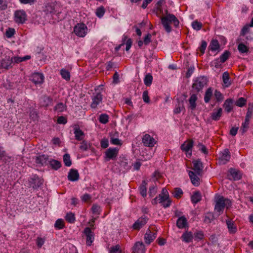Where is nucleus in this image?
Instances as JSON below:
<instances>
[{"mask_svg": "<svg viewBox=\"0 0 253 253\" xmlns=\"http://www.w3.org/2000/svg\"><path fill=\"white\" fill-rule=\"evenodd\" d=\"M75 136L77 140H82L84 137V133L80 128H76L74 131Z\"/></svg>", "mask_w": 253, "mask_h": 253, "instance_id": "32", "label": "nucleus"}, {"mask_svg": "<svg viewBox=\"0 0 253 253\" xmlns=\"http://www.w3.org/2000/svg\"><path fill=\"white\" fill-rule=\"evenodd\" d=\"M92 102L90 107L92 109H96L102 101V95L100 92H95L91 96Z\"/></svg>", "mask_w": 253, "mask_h": 253, "instance_id": "6", "label": "nucleus"}, {"mask_svg": "<svg viewBox=\"0 0 253 253\" xmlns=\"http://www.w3.org/2000/svg\"><path fill=\"white\" fill-rule=\"evenodd\" d=\"M44 76L40 73H34L30 77V80L35 84H41L44 81Z\"/></svg>", "mask_w": 253, "mask_h": 253, "instance_id": "8", "label": "nucleus"}, {"mask_svg": "<svg viewBox=\"0 0 253 253\" xmlns=\"http://www.w3.org/2000/svg\"><path fill=\"white\" fill-rule=\"evenodd\" d=\"M108 116L105 114H101L99 118V121L103 124H106L108 122Z\"/></svg>", "mask_w": 253, "mask_h": 253, "instance_id": "45", "label": "nucleus"}, {"mask_svg": "<svg viewBox=\"0 0 253 253\" xmlns=\"http://www.w3.org/2000/svg\"><path fill=\"white\" fill-rule=\"evenodd\" d=\"M214 96L217 101L219 102L222 101L224 99V97L222 93L217 90L214 92Z\"/></svg>", "mask_w": 253, "mask_h": 253, "instance_id": "51", "label": "nucleus"}, {"mask_svg": "<svg viewBox=\"0 0 253 253\" xmlns=\"http://www.w3.org/2000/svg\"><path fill=\"white\" fill-rule=\"evenodd\" d=\"M142 98L143 99V101L147 103H148L150 102V98L148 95V92L147 91H144L143 92L142 94Z\"/></svg>", "mask_w": 253, "mask_h": 253, "instance_id": "56", "label": "nucleus"}, {"mask_svg": "<svg viewBox=\"0 0 253 253\" xmlns=\"http://www.w3.org/2000/svg\"><path fill=\"white\" fill-rule=\"evenodd\" d=\"M118 150L115 148H110L105 152V159L106 161L115 158L118 154Z\"/></svg>", "mask_w": 253, "mask_h": 253, "instance_id": "12", "label": "nucleus"}, {"mask_svg": "<svg viewBox=\"0 0 253 253\" xmlns=\"http://www.w3.org/2000/svg\"><path fill=\"white\" fill-rule=\"evenodd\" d=\"M46 158L44 155L40 156L36 159V163L43 165L46 162Z\"/></svg>", "mask_w": 253, "mask_h": 253, "instance_id": "53", "label": "nucleus"}, {"mask_svg": "<svg viewBox=\"0 0 253 253\" xmlns=\"http://www.w3.org/2000/svg\"><path fill=\"white\" fill-rule=\"evenodd\" d=\"M214 202V211L219 215L223 213L225 208L228 209L232 205V202L230 199L218 194L215 195Z\"/></svg>", "mask_w": 253, "mask_h": 253, "instance_id": "1", "label": "nucleus"}, {"mask_svg": "<svg viewBox=\"0 0 253 253\" xmlns=\"http://www.w3.org/2000/svg\"><path fill=\"white\" fill-rule=\"evenodd\" d=\"M65 109V106L63 103L57 104L55 107V110L59 112H62Z\"/></svg>", "mask_w": 253, "mask_h": 253, "instance_id": "52", "label": "nucleus"}, {"mask_svg": "<svg viewBox=\"0 0 253 253\" xmlns=\"http://www.w3.org/2000/svg\"><path fill=\"white\" fill-rule=\"evenodd\" d=\"M193 142L192 140L187 141L181 146V149L184 151L187 155H191V149L193 147Z\"/></svg>", "mask_w": 253, "mask_h": 253, "instance_id": "14", "label": "nucleus"}, {"mask_svg": "<svg viewBox=\"0 0 253 253\" xmlns=\"http://www.w3.org/2000/svg\"><path fill=\"white\" fill-rule=\"evenodd\" d=\"M152 76L150 74H148L145 76L144 78V83L146 86H149L152 84Z\"/></svg>", "mask_w": 253, "mask_h": 253, "instance_id": "37", "label": "nucleus"}, {"mask_svg": "<svg viewBox=\"0 0 253 253\" xmlns=\"http://www.w3.org/2000/svg\"><path fill=\"white\" fill-rule=\"evenodd\" d=\"M162 23L168 33H170L171 31V28L170 26L171 23H173L175 27L179 25V21L176 17L173 14H168L166 16L163 17L161 18Z\"/></svg>", "mask_w": 253, "mask_h": 253, "instance_id": "3", "label": "nucleus"}, {"mask_svg": "<svg viewBox=\"0 0 253 253\" xmlns=\"http://www.w3.org/2000/svg\"><path fill=\"white\" fill-rule=\"evenodd\" d=\"M226 224L228 231L230 234H235L237 231V227L234 221L231 220H227Z\"/></svg>", "mask_w": 253, "mask_h": 253, "instance_id": "23", "label": "nucleus"}, {"mask_svg": "<svg viewBox=\"0 0 253 253\" xmlns=\"http://www.w3.org/2000/svg\"><path fill=\"white\" fill-rule=\"evenodd\" d=\"M12 61L9 56H6L0 62V67L2 68L8 69L11 66Z\"/></svg>", "mask_w": 253, "mask_h": 253, "instance_id": "20", "label": "nucleus"}, {"mask_svg": "<svg viewBox=\"0 0 253 253\" xmlns=\"http://www.w3.org/2000/svg\"><path fill=\"white\" fill-rule=\"evenodd\" d=\"M246 99L243 97H240L236 102L235 104L238 107H243L246 104Z\"/></svg>", "mask_w": 253, "mask_h": 253, "instance_id": "47", "label": "nucleus"}, {"mask_svg": "<svg viewBox=\"0 0 253 253\" xmlns=\"http://www.w3.org/2000/svg\"><path fill=\"white\" fill-rule=\"evenodd\" d=\"M156 238V233L147 231L145 234L144 240L146 244H150Z\"/></svg>", "mask_w": 253, "mask_h": 253, "instance_id": "17", "label": "nucleus"}, {"mask_svg": "<svg viewBox=\"0 0 253 253\" xmlns=\"http://www.w3.org/2000/svg\"><path fill=\"white\" fill-rule=\"evenodd\" d=\"M145 252L146 248L145 245L142 242H136L132 248V252L133 253H145Z\"/></svg>", "mask_w": 253, "mask_h": 253, "instance_id": "15", "label": "nucleus"}, {"mask_svg": "<svg viewBox=\"0 0 253 253\" xmlns=\"http://www.w3.org/2000/svg\"><path fill=\"white\" fill-rule=\"evenodd\" d=\"M230 158L229 150L225 149L219 154V163L220 165H224L229 161Z\"/></svg>", "mask_w": 253, "mask_h": 253, "instance_id": "7", "label": "nucleus"}, {"mask_svg": "<svg viewBox=\"0 0 253 253\" xmlns=\"http://www.w3.org/2000/svg\"><path fill=\"white\" fill-rule=\"evenodd\" d=\"M105 9L103 6L97 8L96 10V15L99 18H101L104 14Z\"/></svg>", "mask_w": 253, "mask_h": 253, "instance_id": "46", "label": "nucleus"}, {"mask_svg": "<svg viewBox=\"0 0 253 253\" xmlns=\"http://www.w3.org/2000/svg\"><path fill=\"white\" fill-rule=\"evenodd\" d=\"M211 63H212V65L213 66H214L215 67L218 68L220 66L221 64L222 63H221L220 62V60H219L218 59H216L214 60V61H213Z\"/></svg>", "mask_w": 253, "mask_h": 253, "instance_id": "64", "label": "nucleus"}, {"mask_svg": "<svg viewBox=\"0 0 253 253\" xmlns=\"http://www.w3.org/2000/svg\"><path fill=\"white\" fill-rule=\"evenodd\" d=\"M193 238V235L190 232H186L184 233L181 236L182 241L186 243H189L191 242Z\"/></svg>", "mask_w": 253, "mask_h": 253, "instance_id": "27", "label": "nucleus"}, {"mask_svg": "<svg viewBox=\"0 0 253 253\" xmlns=\"http://www.w3.org/2000/svg\"><path fill=\"white\" fill-rule=\"evenodd\" d=\"M84 233L86 236V245L89 246H91L92 243L94 241L93 233L91 231L90 229L88 227H86L84 229Z\"/></svg>", "mask_w": 253, "mask_h": 253, "instance_id": "13", "label": "nucleus"}, {"mask_svg": "<svg viewBox=\"0 0 253 253\" xmlns=\"http://www.w3.org/2000/svg\"><path fill=\"white\" fill-rule=\"evenodd\" d=\"M207 78L204 76L198 77L194 81L192 85L193 88L196 91L199 92L203 89L207 84Z\"/></svg>", "mask_w": 253, "mask_h": 253, "instance_id": "4", "label": "nucleus"}, {"mask_svg": "<svg viewBox=\"0 0 253 253\" xmlns=\"http://www.w3.org/2000/svg\"><path fill=\"white\" fill-rule=\"evenodd\" d=\"M26 20V14L24 10H18L15 12L14 20L19 24H22L25 22Z\"/></svg>", "mask_w": 253, "mask_h": 253, "instance_id": "10", "label": "nucleus"}, {"mask_svg": "<svg viewBox=\"0 0 253 253\" xmlns=\"http://www.w3.org/2000/svg\"><path fill=\"white\" fill-rule=\"evenodd\" d=\"M229 74L227 72H225L222 75V80L224 84L226 87L229 86L231 84V82L229 80Z\"/></svg>", "mask_w": 253, "mask_h": 253, "instance_id": "31", "label": "nucleus"}, {"mask_svg": "<svg viewBox=\"0 0 253 253\" xmlns=\"http://www.w3.org/2000/svg\"><path fill=\"white\" fill-rule=\"evenodd\" d=\"M49 164L53 169L57 170L61 167V163L56 160H51L49 161Z\"/></svg>", "mask_w": 253, "mask_h": 253, "instance_id": "34", "label": "nucleus"}, {"mask_svg": "<svg viewBox=\"0 0 253 253\" xmlns=\"http://www.w3.org/2000/svg\"><path fill=\"white\" fill-rule=\"evenodd\" d=\"M192 26L194 30L198 31L201 29L202 24L197 21H194L192 23Z\"/></svg>", "mask_w": 253, "mask_h": 253, "instance_id": "49", "label": "nucleus"}, {"mask_svg": "<svg viewBox=\"0 0 253 253\" xmlns=\"http://www.w3.org/2000/svg\"><path fill=\"white\" fill-rule=\"evenodd\" d=\"M14 29L12 28H9L5 33V35L7 38H11L14 34Z\"/></svg>", "mask_w": 253, "mask_h": 253, "instance_id": "57", "label": "nucleus"}, {"mask_svg": "<svg viewBox=\"0 0 253 253\" xmlns=\"http://www.w3.org/2000/svg\"><path fill=\"white\" fill-rule=\"evenodd\" d=\"M222 114V109L218 108L214 109L212 113L211 114V117L212 120L214 121H218L220 119Z\"/></svg>", "mask_w": 253, "mask_h": 253, "instance_id": "18", "label": "nucleus"}, {"mask_svg": "<svg viewBox=\"0 0 253 253\" xmlns=\"http://www.w3.org/2000/svg\"><path fill=\"white\" fill-rule=\"evenodd\" d=\"M179 228H184L187 225V219L184 216H181L178 218L176 223Z\"/></svg>", "mask_w": 253, "mask_h": 253, "instance_id": "26", "label": "nucleus"}, {"mask_svg": "<svg viewBox=\"0 0 253 253\" xmlns=\"http://www.w3.org/2000/svg\"><path fill=\"white\" fill-rule=\"evenodd\" d=\"M238 49L241 53L248 52L249 48L243 43H240L238 46Z\"/></svg>", "mask_w": 253, "mask_h": 253, "instance_id": "41", "label": "nucleus"}, {"mask_svg": "<svg viewBox=\"0 0 253 253\" xmlns=\"http://www.w3.org/2000/svg\"><path fill=\"white\" fill-rule=\"evenodd\" d=\"M55 227L58 229H62L64 227V221L61 219H57L55 223Z\"/></svg>", "mask_w": 253, "mask_h": 253, "instance_id": "54", "label": "nucleus"}, {"mask_svg": "<svg viewBox=\"0 0 253 253\" xmlns=\"http://www.w3.org/2000/svg\"><path fill=\"white\" fill-rule=\"evenodd\" d=\"M142 142L145 146L153 147L157 141L149 134H145L142 138Z\"/></svg>", "mask_w": 253, "mask_h": 253, "instance_id": "9", "label": "nucleus"}, {"mask_svg": "<svg viewBox=\"0 0 253 253\" xmlns=\"http://www.w3.org/2000/svg\"><path fill=\"white\" fill-rule=\"evenodd\" d=\"M110 142L113 145H121V140L118 138L111 137L110 138Z\"/></svg>", "mask_w": 253, "mask_h": 253, "instance_id": "55", "label": "nucleus"}, {"mask_svg": "<svg viewBox=\"0 0 253 253\" xmlns=\"http://www.w3.org/2000/svg\"><path fill=\"white\" fill-rule=\"evenodd\" d=\"M249 112H248L247 115L246 117L245 122L242 123V126H241V130L242 131V133H245L248 130L249 126Z\"/></svg>", "mask_w": 253, "mask_h": 253, "instance_id": "29", "label": "nucleus"}, {"mask_svg": "<svg viewBox=\"0 0 253 253\" xmlns=\"http://www.w3.org/2000/svg\"><path fill=\"white\" fill-rule=\"evenodd\" d=\"M146 182L145 181H143L141 185L139 187V191L141 195L145 197L147 195V188H146Z\"/></svg>", "mask_w": 253, "mask_h": 253, "instance_id": "35", "label": "nucleus"}, {"mask_svg": "<svg viewBox=\"0 0 253 253\" xmlns=\"http://www.w3.org/2000/svg\"><path fill=\"white\" fill-rule=\"evenodd\" d=\"M151 35L148 34L144 39V43L145 45L149 44L151 42Z\"/></svg>", "mask_w": 253, "mask_h": 253, "instance_id": "58", "label": "nucleus"}, {"mask_svg": "<svg viewBox=\"0 0 253 253\" xmlns=\"http://www.w3.org/2000/svg\"><path fill=\"white\" fill-rule=\"evenodd\" d=\"M92 213L95 215H99L101 211L100 207L97 205H93L91 208Z\"/></svg>", "mask_w": 253, "mask_h": 253, "instance_id": "50", "label": "nucleus"}, {"mask_svg": "<svg viewBox=\"0 0 253 253\" xmlns=\"http://www.w3.org/2000/svg\"><path fill=\"white\" fill-rule=\"evenodd\" d=\"M191 201L194 204H196L201 200V195L199 192H195L191 197Z\"/></svg>", "mask_w": 253, "mask_h": 253, "instance_id": "33", "label": "nucleus"}, {"mask_svg": "<svg viewBox=\"0 0 253 253\" xmlns=\"http://www.w3.org/2000/svg\"><path fill=\"white\" fill-rule=\"evenodd\" d=\"M182 190L179 188H176L174 189L172 195L176 198H179L182 195Z\"/></svg>", "mask_w": 253, "mask_h": 253, "instance_id": "44", "label": "nucleus"}, {"mask_svg": "<svg viewBox=\"0 0 253 253\" xmlns=\"http://www.w3.org/2000/svg\"><path fill=\"white\" fill-rule=\"evenodd\" d=\"M212 95V90L211 88H209L206 91L204 96V101L206 103H208Z\"/></svg>", "mask_w": 253, "mask_h": 253, "instance_id": "36", "label": "nucleus"}, {"mask_svg": "<svg viewBox=\"0 0 253 253\" xmlns=\"http://www.w3.org/2000/svg\"><path fill=\"white\" fill-rule=\"evenodd\" d=\"M88 145L87 143L85 141H83L81 143L80 148L83 151H85L88 149Z\"/></svg>", "mask_w": 253, "mask_h": 253, "instance_id": "61", "label": "nucleus"}, {"mask_svg": "<svg viewBox=\"0 0 253 253\" xmlns=\"http://www.w3.org/2000/svg\"><path fill=\"white\" fill-rule=\"evenodd\" d=\"M65 219L70 223H74L75 221L74 213L71 212H68L65 216Z\"/></svg>", "mask_w": 253, "mask_h": 253, "instance_id": "39", "label": "nucleus"}, {"mask_svg": "<svg viewBox=\"0 0 253 253\" xmlns=\"http://www.w3.org/2000/svg\"><path fill=\"white\" fill-rule=\"evenodd\" d=\"M42 105L47 106L50 105L52 102V99L48 96H44L42 98Z\"/></svg>", "mask_w": 253, "mask_h": 253, "instance_id": "48", "label": "nucleus"}, {"mask_svg": "<svg viewBox=\"0 0 253 253\" xmlns=\"http://www.w3.org/2000/svg\"><path fill=\"white\" fill-rule=\"evenodd\" d=\"M158 203L161 204L165 208H168L170 206L171 201L169 198V192L166 188H163L161 193L154 199L153 204Z\"/></svg>", "mask_w": 253, "mask_h": 253, "instance_id": "2", "label": "nucleus"}, {"mask_svg": "<svg viewBox=\"0 0 253 253\" xmlns=\"http://www.w3.org/2000/svg\"><path fill=\"white\" fill-rule=\"evenodd\" d=\"M193 170H194V172L200 175L203 169V165L202 162L199 160H195L193 162Z\"/></svg>", "mask_w": 253, "mask_h": 253, "instance_id": "19", "label": "nucleus"}, {"mask_svg": "<svg viewBox=\"0 0 253 253\" xmlns=\"http://www.w3.org/2000/svg\"><path fill=\"white\" fill-rule=\"evenodd\" d=\"M207 43L205 41H202L201 42V44L200 47H199V49L201 52L202 54H204L205 51V49L207 47Z\"/></svg>", "mask_w": 253, "mask_h": 253, "instance_id": "59", "label": "nucleus"}, {"mask_svg": "<svg viewBox=\"0 0 253 253\" xmlns=\"http://www.w3.org/2000/svg\"><path fill=\"white\" fill-rule=\"evenodd\" d=\"M60 74L62 77L66 80V81H69L70 79V73L66 70V69H62L60 71Z\"/></svg>", "mask_w": 253, "mask_h": 253, "instance_id": "40", "label": "nucleus"}, {"mask_svg": "<svg viewBox=\"0 0 253 253\" xmlns=\"http://www.w3.org/2000/svg\"><path fill=\"white\" fill-rule=\"evenodd\" d=\"M31 58L30 55H26L24 57L14 56L11 58L12 63H19L25 60H29Z\"/></svg>", "mask_w": 253, "mask_h": 253, "instance_id": "25", "label": "nucleus"}, {"mask_svg": "<svg viewBox=\"0 0 253 253\" xmlns=\"http://www.w3.org/2000/svg\"><path fill=\"white\" fill-rule=\"evenodd\" d=\"M233 100L230 98L226 99L224 102L223 107L227 113L230 112L233 109Z\"/></svg>", "mask_w": 253, "mask_h": 253, "instance_id": "24", "label": "nucleus"}, {"mask_svg": "<svg viewBox=\"0 0 253 253\" xmlns=\"http://www.w3.org/2000/svg\"><path fill=\"white\" fill-rule=\"evenodd\" d=\"M109 253H122V250L119 245L112 246L110 248Z\"/></svg>", "mask_w": 253, "mask_h": 253, "instance_id": "43", "label": "nucleus"}, {"mask_svg": "<svg viewBox=\"0 0 253 253\" xmlns=\"http://www.w3.org/2000/svg\"><path fill=\"white\" fill-rule=\"evenodd\" d=\"M74 33L78 37H84L87 34L88 28L84 23H79L74 27Z\"/></svg>", "mask_w": 253, "mask_h": 253, "instance_id": "5", "label": "nucleus"}, {"mask_svg": "<svg viewBox=\"0 0 253 253\" xmlns=\"http://www.w3.org/2000/svg\"><path fill=\"white\" fill-rule=\"evenodd\" d=\"M197 100V96L196 94H192L189 99L190 108L191 110H193L195 108L196 104V101Z\"/></svg>", "mask_w": 253, "mask_h": 253, "instance_id": "28", "label": "nucleus"}, {"mask_svg": "<svg viewBox=\"0 0 253 253\" xmlns=\"http://www.w3.org/2000/svg\"><path fill=\"white\" fill-rule=\"evenodd\" d=\"M67 122V119L63 116H60L57 119V123L59 124H65Z\"/></svg>", "mask_w": 253, "mask_h": 253, "instance_id": "62", "label": "nucleus"}, {"mask_svg": "<svg viewBox=\"0 0 253 253\" xmlns=\"http://www.w3.org/2000/svg\"><path fill=\"white\" fill-rule=\"evenodd\" d=\"M188 175L190 178L192 183L196 186H198L200 184V179L197 173L194 172L192 171H188Z\"/></svg>", "mask_w": 253, "mask_h": 253, "instance_id": "16", "label": "nucleus"}, {"mask_svg": "<svg viewBox=\"0 0 253 253\" xmlns=\"http://www.w3.org/2000/svg\"><path fill=\"white\" fill-rule=\"evenodd\" d=\"M68 179L71 181H77L79 178V174L77 170L71 169L68 173Z\"/></svg>", "mask_w": 253, "mask_h": 253, "instance_id": "22", "label": "nucleus"}, {"mask_svg": "<svg viewBox=\"0 0 253 253\" xmlns=\"http://www.w3.org/2000/svg\"><path fill=\"white\" fill-rule=\"evenodd\" d=\"M209 48L212 51H215L219 49V44L217 40H213L210 43Z\"/></svg>", "mask_w": 253, "mask_h": 253, "instance_id": "30", "label": "nucleus"}, {"mask_svg": "<svg viewBox=\"0 0 253 253\" xmlns=\"http://www.w3.org/2000/svg\"><path fill=\"white\" fill-rule=\"evenodd\" d=\"M230 54V52L226 50L223 52V53L222 55H221L218 59L220 60V62L221 63H224L229 58Z\"/></svg>", "mask_w": 253, "mask_h": 253, "instance_id": "38", "label": "nucleus"}, {"mask_svg": "<svg viewBox=\"0 0 253 253\" xmlns=\"http://www.w3.org/2000/svg\"><path fill=\"white\" fill-rule=\"evenodd\" d=\"M148 220V218L147 217V216H142L141 217L138 218L133 224V228L135 230H139L146 224Z\"/></svg>", "mask_w": 253, "mask_h": 253, "instance_id": "11", "label": "nucleus"}, {"mask_svg": "<svg viewBox=\"0 0 253 253\" xmlns=\"http://www.w3.org/2000/svg\"><path fill=\"white\" fill-rule=\"evenodd\" d=\"M63 161L65 165L67 167H70L72 165L71 160L69 154H66L63 156Z\"/></svg>", "mask_w": 253, "mask_h": 253, "instance_id": "42", "label": "nucleus"}, {"mask_svg": "<svg viewBox=\"0 0 253 253\" xmlns=\"http://www.w3.org/2000/svg\"><path fill=\"white\" fill-rule=\"evenodd\" d=\"M228 176L229 179H232L234 180H237L241 178L240 172L233 169H230Z\"/></svg>", "mask_w": 253, "mask_h": 253, "instance_id": "21", "label": "nucleus"}, {"mask_svg": "<svg viewBox=\"0 0 253 253\" xmlns=\"http://www.w3.org/2000/svg\"><path fill=\"white\" fill-rule=\"evenodd\" d=\"M101 146L103 148H106L108 146V141L106 139H103L101 141Z\"/></svg>", "mask_w": 253, "mask_h": 253, "instance_id": "63", "label": "nucleus"}, {"mask_svg": "<svg viewBox=\"0 0 253 253\" xmlns=\"http://www.w3.org/2000/svg\"><path fill=\"white\" fill-rule=\"evenodd\" d=\"M44 243V240L41 237H38L36 240V244L39 248H41Z\"/></svg>", "mask_w": 253, "mask_h": 253, "instance_id": "60", "label": "nucleus"}]
</instances>
